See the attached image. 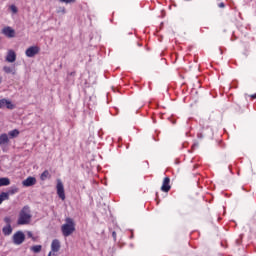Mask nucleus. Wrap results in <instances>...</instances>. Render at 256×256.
Returning a JSON list of instances; mask_svg holds the SVG:
<instances>
[{
    "label": "nucleus",
    "mask_w": 256,
    "mask_h": 256,
    "mask_svg": "<svg viewBox=\"0 0 256 256\" xmlns=\"http://www.w3.org/2000/svg\"><path fill=\"white\" fill-rule=\"evenodd\" d=\"M8 199H9V193L2 192L0 194V205H1V203H3V201H8Z\"/></svg>",
    "instance_id": "nucleus-15"
},
{
    "label": "nucleus",
    "mask_w": 256,
    "mask_h": 256,
    "mask_svg": "<svg viewBox=\"0 0 256 256\" xmlns=\"http://www.w3.org/2000/svg\"><path fill=\"white\" fill-rule=\"evenodd\" d=\"M5 105L7 109H15V105H13V103H11L9 100H6Z\"/></svg>",
    "instance_id": "nucleus-20"
},
{
    "label": "nucleus",
    "mask_w": 256,
    "mask_h": 256,
    "mask_svg": "<svg viewBox=\"0 0 256 256\" xmlns=\"http://www.w3.org/2000/svg\"><path fill=\"white\" fill-rule=\"evenodd\" d=\"M60 3H66V4H69V3H75V0H59Z\"/></svg>",
    "instance_id": "nucleus-24"
},
{
    "label": "nucleus",
    "mask_w": 256,
    "mask_h": 256,
    "mask_svg": "<svg viewBox=\"0 0 256 256\" xmlns=\"http://www.w3.org/2000/svg\"><path fill=\"white\" fill-rule=\"evenodd\" d=\"M9 145V135L3 133L0 135V147H7Z\"/></svg>",
    "instance_id": "nucleus-11"
},
{
    "label": "nucleus",
    "mask_w": 256,
    "mask_h": 256,
    "mask_svg": "<svg viewBox=\"0 0 256 256\" xmlns=\"http://www.w3.org/2000/svg\"><path fill=\"white\" fill-rule=\"evenodd\" d=\"M57 195L60 199H62V201H65V187L63 186V182H61V180L57 181Z\"/></svg>",
    "instance_id": "nucleus-4"
},
{
    "label": "nucleus",
    "mask_w": 256,
    "mask_h": 256,
    "mask_svg": "<svg viewBox=\"0 0 256 256\" xmlns=\"http://www.w3.org/2000/svg\"><path fill=\"white\" fill-rule=\"evenodd\" d=\"M18 225H29L31 223V209L29 206H24L19 213Z\"/></svg>",
    "instance_id": "nucleus-2"
},
{
    "label": "nucleus",
    "mask_w": 256,
    "mask_h": 256,
    "mask_svg": "<svg viewBox=\"0 0 256 256\" xmlns=\"http://www.w3.org/2000/svg\"><path fill=\"white\" fill-rule=\"evenodd\" d=\"M7 185H11V180L9 178H0V187H7Z\"/></svg>",
    "instance_id": "nucleus-14"
},
{
    "label": "nucleus",
    "mask_w": 256,
    "mask_h": 256,
    "mask_svg": "<svg viewBox=\"0 0 256 256\" xmlns=\"http://www.w3.org/2000/svg\"><path fill=\"white\" fill-rule=\"evenodd\" d=\"M8 135H9V137H11L12 139L15 138V137H18V136H19V130L14 129V130L10 131V132L8 133Z\"/></svg>",
    "instance_id": "nucleus-19"
},
{
    "label": "nucleus",
    "mask_w": 256,
    "mask_h": 256,
    "mask_svg": "<svg viewBox=\"0 0 256 256\" xmlns=\"http://www.w3.org/2000/svg\"><path fill=\"white\" fill-rule=\"evenodd\" d=\"M1 83H3V77L2 76H0V85H1Z\"/></svg>",
    "instance_id": "nucleus-29"
},
{
    "label": "nucleus",
    "mask_w": 256,
    "mask_h": 256,
    "mask_svg": "<svg viewBox=\"0 0 256 256\" xmlns=\"http://www.w3.org/2000/svg\"><path fill=\"white\" fill-rule=\"evenodd\" d=\"M61 232L63 237H70L75 233V220L73 218H66L65 224L61 226Z\"/></svg>",
    "instance_id": "nucleus-1"
},
{
    "label": "nucleus",
    "mask_w": 256,
    "mask_h": 256,
    "mask_svg": "<svg viewBox=\"0 0 256 256\" xmlns=\"http://www.w3.org/2000/svg\"><path fill=\"white\" fill-rule=\"evenodd\" d=\"M112 237H114L115 239V237H117V233L116 232L112 233Z\"/></svg>",
    "instance_id": "nucleus-28"
},
{
    "label": "nucleus",
    "mask_w": 256,
    "mask_h": 256,
    "mask_svg": "<svg viewBox=\"0 0 256 256\" xmlns=\"http://www.w3.org/2000/svg\"><path fill=\"white\" fill-rule=\"evenodd\" d=\"M49 177H51V174H49V172L47 170H45L41 174L40 179H41V181H46L47 179H49Z\"/></svg>",
    "instance_id": "nucleus-17"
},
{
    "label": "nucleus",
    "mask_w": 256,
    "mask_h": 256,
    "mask_svg": "<svg viewBox=\"0 0 256 256\" xmlns=\"http://www.w3.org/2000/svg\"><path fill=\"white\" fill-rule=\"evenodd\" d=\"M61 249V242L58 239H54L51 243V251L53 253H58Z\"/></svg>",
    "instance_id": "nucleus-10"
},
{
    "label": "nucleus",
    "mask_w": 256,
    "mask_h": 256,
    "mask_svg": "<svg viewBox=\"0 0 256 256\" xmlns=\"http://www.w3.org/2000/svg\"><path fill=\"white\" fill-rule=\"evenodd\" d=\"M11 217H9V216H6L5 218H4V223H6V226H11Z\"/></svg>",
    "instance_id": "nucleus-21"
},
{
    "label": "nucleus",
    "mask_w": 256,
    "mask_h": 256,
    "mask_svg": "<svg viewBox=\"0 0 256 256\" xmlns=\"http://www.w3.org/2000/svg\"><path fill=\"white\" fill-rule=\"evenodd\" d=\"M27 236H28L30 239H33V241H35V239L33 238V233H32V232H27Z\"/></svg>",
    "instance_id": "nucleus-25"
},
{
    "label": "nucleus",
    "mask_w": 256,
    "mask_h": 256,
    "mask_svg": "<svg viewBox=\"0 0 256 256\" xmlns=\"http://www.w3.org/2000/svg\"><path fill=\"white\" fill-rule=\"evenodd\" d=\"M37 183V179L33 176H29L24 181H22L23 187H33Z\"/></svg>",
    "instance_id": "nucleus-6"
},
{
    "label": "nucleus",
    "mask_w": 256,
    "mask_h": 256,
    "mask_svg": "<svg viewBox=\"0 0 256 256\" xmlns=\"http://www.w3.org/2000/svg\"><path fill=\"white\" fill-rule=\"evenodd\" d=\"M12 241L14 245H22V243L25 241V234L22 231H17L12 236Z\"/></svg>",
    "instance_id": "nucleus-3"
},
{
    "label": "nucleus",
    "mask_w": 256,
    "mask_h": 256,
    "mask_svg": "<svg viewBox=\"0 0 256 256\" xmlns=\"http://www.w3.org/2000/svg\"><path fill=\"white\" fill-rule=\"evenodd\" d=\"M219 7L223 9V8L225 7V3L221 2V3L219 4Z\"/></svg>",
    "instance_id": "nucleus-26"
},
{
    "label": "nucleus",
    "mask_w": 256,
    "mask_h": 256,
    "mask_svg": "<svg viewBox=\"0 0 256 256\" xmlns=\"http://www.w3.org/2000/svg\"><path fill=\"white\" fill-rule=\"evenodd\" d=\"M41 249H43V246L34 245L30 248V251H33V253H41Z\"/></svg>",
    "instance_id": "nucleus-16"
},
{
    "label": "nucleus",
    "mask_w": 256,
    "mask_h": 256,
    "mask_svg": "<svg viewBox=\"0 0 256 256\" xmlns=\"http://www.w3.org/2000/svg\"><path fill=\"white\" fill-rule=\"evenodd\" d=\"M2 33H3L6 37H9V38L15 37V30H13V28H11V27H5V28L2 30Z\"/></svg>",
    "instance_id": "nucleus-12"
},
{
    "label": "nucleus",
    "mask_w": 256,
    "mask_h": 256,
    "mask_svg": "<svg viewBox=\"0 0 256 256\" xmlns=\"http://www.w3.org/2000/svg\"><path fill=\"white\" fill-rule=\"evenodd\" d=\"M26 57H35L39 53V47L31 46L26 50Z\"/></svg>",
    "instance_id": "nucleus-9"
},
{
    "label": "nucleus",
    "mask_w": 256,
    "mask_h": 256,
    "mask_svg": "<svg viewBox=\"0 0 256 256\" xmlns=\"http://www.w3.org/2000/svg\"><path fill=\"white\" fill-rule=\"evenodd\" d=\"M251 97L252 99H256V94H253Z\"/></svg>",
    "instance_id": "nucleus-30"
},
{
    "label": "nucleus",
    "mask_w": 256,
    "mask_h": 256,
    "mask_svg": "<svg viewBox=\"0 0 256 256\" xmlns=\"http://www.w3.org/2000/svg\"><path fill=\"white\" fill-rule=\"evenodd\" d=\"M169 183H171V179H169V177H165L163 180L161 191H163L164 193H169V191H171V185H169Z\"/></svg>",
    "instance_id": "nucleus-7"
},
{
    "label": "nucleus",
    "mask_w": 256,
    "mask_h": 256,
    "mask_svg": "<svg viewBox=\"0 0 256 256\" xmlns=\"http://www.w3.org/2000/svg\"><path fill=\"white\" fill-rule=\"evenodd\" d=\"M5 61L7 63H15V61H17V53L13 50H8Z\"/></svg>",
    "instance_id": "nucleus-5"
},
{
    "label": "nucleus",
    "mask_w": 256,
    "mask_h": 256,
    "mask_svg": "<svg viewBox=\"0 0 256 256\" xmlns=\"http://www.w3.org/2000/svg\"><path fill=\"white\" fill-rule=\"evenodd\" d=\"M6 193H8V197H9V195H15V193H19V188H17V187H11V188L8 190V192H6Z\"/></svg>",
    "instance_id": "nucleus-18"
},
{
    "label": "nucleus",
    "mask_w": 256,
    "mask_h": 256,
    "mask_svg": "<svg viewBox=\"0 0 256 256\" xmlns=\"http://www.w3.org/2000/svg\"><path fill=\"white\" fill-rule=\"evenodd\" d=\"M48 256H55V252H49Z\"/></svg>",
    "instance_id": "nucleus-27"
},
{
    "label": "nucleus",
    "mask_w": 256,
    "mask_h": 256,
    "mask_svg": "<svg viewBox=\"0 0 256 256\" xmlns=\"http://www.w3.org/2000/svg\"><path fill=\"white\" fill-rule=\"evenodd\" d=\"M2 233H3V235H5L6 237L9 236V235H11V233H13V227H11V226H4V227L2 228Z\"/></svg>",
    "instance_id": "nucleus-13"
},
{
    "label": "nucleus",
    "mask_w": 256,
    "mask_h": 256,
    "mask_svg": "<svg viewBox=\"0 0 256 256\" xmlns=\"http://www.w3.org/2000/svg\"><path fill=\"white\" fill-rule=\"evenodd\" d=\"M3 71L7 75H17V67L15 66V64L11 66H4Z\"/></svg>",
    "instance_id": "nucleus-8"
},
{
    "label": "nucleus",
    "mask_w": 256,
    "mask_h": 256,
    "mask_svg": "<svg viewBox=\"0 0 256 256\" xmlns=\"http://www.w3.org/2000/svg\"><path fill=\"white\" fill-rule=\"evenodd\" d=\"M5 103H7L6 99L0 100V109H3V107H5Z\"/></svg>",
    "instance_id": "nucleus-23"
},
{
    "label": "nucleus",
    "mask_w": 256,
    "mask_h": 256,
    "mask_svg": "<svg viewBox=\"0 0 256 256\" xmlns=\"http://www.w3.org/2000/svg\"><path fill=\"white\" fill-rule=\"evenodd\" d=\"M10 10L12 11V13H17L19 10L17 9V6L15 5H11L10 6Z\"/></svg>",
    "instance_id": "nucleus-22"
}]
</instances>
